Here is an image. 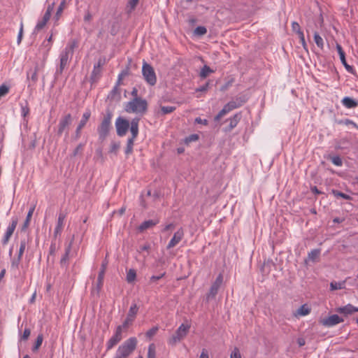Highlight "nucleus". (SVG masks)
Wrapping results in <instances>:
<instances>
[{"instance_id": "obj_41", "label": "nucleus", "mask_w": 358, "mask_h": 358, "mask_svg": "<svg viewBox=\"0 0 358 358\" xmlns=\"http://www.w3.org/2000/svg\"><path fill=\"white\" fill-rule=\"evenodd\" d=\"M139 0H129L127 8L128 13H131L136 7Z\"/></svg>"}, {"instance_id": "obj_57", "label": "nucleus", "mask_w": 358, "mask_h": 358, "mask_svg": "<svg viewBox=\"0 0 358 358\" xmlns=\"http://www.w3.org/2000/svg\"><path fill=\"white\" fill-rule=\"evenodd\" d=\"M209 87V83L207 82L205 85L200 86L196 89V92H206Z\"/></svg>"}, {"instance_id": "obj_42", "label": "nucleus", "mask_w": 358, "mask_h": 358, "mask_svg": "<svg viewBox=\"0 0 358 358\" xmlns=\"http://www.w3.org/2000/svg\"><path fill=\"white\" fill-rule=\"evenodd\" d=\"M27 241L26 238L22 239L20 241V246L18 252V256H20V258H22V255L25 250L26 246H27Z\"/></svg>"}, {"instance_id": "obj_6", "label": "nucleus", "mask_w": 358, "mask_h": 358, "mask_svg": "<svg viewBox=\"0 0 358 358\" xmlns=\"http://www.w3.org/2000/svg\"><path fill=\"white\" fill-rule=\"evenodd\" d=\"M50 50V45L48 44L46 45V50L45 52H43V58L41 59V63H36L34 66V71L30 70L27 72V78L31 80L32 83L35 84L38 80V72L42 70L45 64L46 60L48 57L49 52Z\"/></svg>"}, {"instance_id": "obj_33", "label": "nucleus", "mask_w": 358, "mask_h": 358, "mask_svg": "<svg viewBox=\"0 0 358 358\" xmlns=\"http://www.w3.org/2000/svg\"><path fill=\"white\" fill-rule=\"evenodd\" d=\"M66 6V1L65 0H63L59 5L58 8H57V12H56V14L54 17L55 21H58L64 11V9Z\"/></svg>"}, {"instance_id": "obj_22", "label": "nucleus", "mask_w": 358, "mask_h": 358, "mask_svg": "<svg viewBox=\"0 0 358 358\" xmlns=\"http://www.w3.org/2000/svg\"><path fill=\"white\" fill-rule=\"evenodd\" d=\"M245 103L244 100H241V99H237L236 101H231L228 102L224 106L227 108V110L230 112L232 110L237 108L241 106Z\"/></svg>"}, {"instance_id": "obj_60", "label": "nucleus", "mask_w": 358, "mask_h": 358, "mask_svg": "<svg viewBox=\"0 0 358 358\" xmlns=\"http://www.w3.org/2000/svg\"><path fill=\"white\" fill-rule=\"evenodd\" d=\"M150 249V245L149 243H145L143 245L140 246L138 251L140 252H143V251L148 252Z\"/></svg>"}, {"instance_id": "obj_24", "label": "nucleus", "mask_w": 358, "mask_h": 358, "mask_svg": "<svg viewBox=\"0 0 358 358\" xmlns=\"http://www.w3.org/2000/svg\"><path fill=\"white\" fill-rule=\"evenodd\" d=\"M90 116H91L90 110H86L85 112L83 114L82 118L80 120L78 127L83 129L86 125Z\"/></svg>"}, {"instance_id": "obj_52", "label": "nucleus", "mask_w": 358, "mask_h": 358, "mask_svg": "<svg viewBox=\"0 0 358 358\" xmlns=\"http://www.w3.org/2000/svg\"><path fill=\"white\" fill-rule=\"evenodd\" d=\"M29 113V108L27 103L24 106L21 104V114L23 117H26Z\"/></svg>"}, {"instance_id": "obj_1", "label": "nucleus", "mask_w": 358, "mask_h": 358, "mask_svg": "<svg viewBox=\"0 0 358 358\" xmlns=\"http://www.w3.org/2000/svg\"><path fill=\"white\" fill-rule=\"evenodd\" d=\"M78 46V42L76 39H71L68 42L66 47L59 55V66L55 73L57 76L62 74L64 69L67 66L73 57L74 50L77 48Z\"/></svg>"}, {"instance_id": "obj_56", "label": "nucleus", "mask_w": 358, "mask_h": 358, "mask_svg": "<svg viewBox=\"0 0 358 358\" xmlns=\"http://www.w3.org/2000/svg\"><path fill=\"white\" fill-rule=\"evenodd\" d=\"M30 334H31L30 329H28V328H26L24 330L23 334L22 336V339L24 340V341L27 340L29 338V336H30Z\"/></svg>"}, {"instance_id": "obj_3", "label": "nucleus", "mask_w": 358, "mask_h": 358, "mask_svg": "<svg viewBox=\"0 0 358 358\" xmlns=\"http://www.w3.org/2000/svg\"><path fill=\"white\" fill-rule=\"evenodd\" d=\"M138 341L136 337H131L120 345L114 358H127L136 349Z\"/></svg>"}, {"instance_id": "obj_16", "label": "nucleus", "mask_w": 358, "mask_h": 358, "mask_svg": "<svg viewBox=\"0 0 358 358\" xmlns=\"http://www.w3.org/2000/svg\"><path fill=\"white\" fill-rule=\"evenodd\" d=\"M342 322H343V319L338 315H331L328 317L320 320V322L326 327H332Z\"/></svg>"}, {"instance_id": "obj_26", "label": "nucleus", "mask_w": 358, "mask_h": 358, "mask_svg": "<svg viewBox=\"0 0 358 358\" xmlns=\"http://www.w3.org/2000/svg\"><path fill=\"white\" fill-rule=\"evenodd\" d=\"M101 69L94 66V69L92 70V74L90 76L91 83H96L97 80L101 77Z\"/></svg>"}, {"instance_id": "obj_7", "label": "nucleus", "mask_w": 358, "mask_h": 358, "mask_svg": "<svg viewBox=\"0 0 358 358\" xmlns=\"http://www.w3.org/2000/svg\"><path fill=\"white\" fill-rule=\"evenodd\" d=\"M142 74L145 79V80L150 85L153 86L157 83V76L155 72L153 67L148 64L147 62H144L142 67Z\"/></svg>"}, {"instance_id": "obj_47", "label": "nucleus", "mask_w": 358, "mask_h": 358, "mask_svg": "<svg viewBox=\"0 0 358 358\" xmlns=\"http://www.w3.org/2000/svg\"><path fill=\"white\" fill-rule=\"evenodd\" d=\"M158 330H159V328L157 326L153 327L152 328H151L146 332V334H145L146 336L150 338H152L157 334Z\"/></svg>"}, {"instance_id": "obj_36", "label": "nucleus", "mask_w": 358, "mask_h": 358, "mask_svg": "<svg viewBox=\"0 0 358 358\" xmlns=\"http://www.w3.org/2000/svg\"><path fill=\"white\" fill-rule=\"evenodd\" d=\"M331 193L334 196L341 197L345 200H350L352 199V197L350 195L343 193L341 192H339L338 190H336V189H332Z\"/></svg>"}, {"instance_id": "obj_13", "label": "nucleus", "mask_w": 358, "mask_h": 358, "mask_svg": "<svg viewBox=\"0 0 358 358\" xmlns=\"http://www.w3.org/2000/svg\"><path fill=\"white\" fill-rule=\"evenodd\" d=\"M17 222H18V218L17 217H13L11 219V223L8 227L5 233V235L3 236V238L2 240L3 245H6L8 243L10 238L13 235V234L16 228Z\"/></svg>"}, {"instance_id": "obj_58", "label": "nucleus", "mask_w": 358, "mask_h": 358, "mask_svg": "<svg viewBox=\"0 0 358 358\" xmlns=\"http://www.w3.org/2000/svg\"><path fill=\"white\" fill-rule=\"evenodd\" d=\"M129 73H130V69H129V66H127L125 67V69H124L120 73V74L125 78L126 76H129Z\"/></svg>"}, {"instance_id": "obj_45", "label": "nucleus", "mask_w": 358, "mask_h": 358, "mask_svg": "<svg viewBox=\"0 0 358 358\" xmlns=\"http://www.w3.org/2000/svg\"><path fill=\"white\" fill-rule=\"evenodd\" d=\"M229 113L227 108L224 106L223 108L215 117V121H219L223 116Z\"/></svg>"}, {"instance_id": "obj_35", "label": "nucleus", "mask_w": 358, "mask_h": 358, "mask_svg": "<svg viewBox=\"0 0 358 358\" xmlns=\"http://www.w3.org/2000/svg\"><path fill=\"white\" fill-rule=\"evenodd\" d=\"M320 255V249L312 250L308 255V259L313 262L316 261Z\"/></svg>"}, {"instance_id": "obj_37", "label": "nucleus", "mask_w": 358, "mask_h": 358, "mask_svg": "<svg viewBox=\"0 0 358 358\" xmlns=\"http://www.w3.org/2000/svg\"><path fill=\"white\" fill-rule=\"evenodd\" d=\"M118 86L119 85H115L110 93L109 96L113 99H120V92Z\"/></svg>"}, {"instance_id": "obj_44", "label": "nucleus", "mask_w": 358, "mask_h": 358, "mask_svg": "<svg viewBox=\"0 0 358 358\" xmlns=\"http://www.w3.org/2000/svg\"><path fill=\"white\" fill-rule=\"evenodd\" d=\"M165 275H166V272H163L162 273H161L158 275H152L150 278L149 284L152 285V284L155 283L157 280H159L161 278H162L163 277H164Z\"/></svg>"}, {"instance_id": "obj_61", "label": "nucleus", "mask_w": 358, "mask_h": 358, "mask_svg": "<svg viewBox=\"0 0 358 358\" xmlns=\"http://www.w3.org/2000/svg\"><path fill=\"white\" fill-rule=\"evenodd\" d=\"M119 148H120V143H111L110 152H115Z\"/></svg>"}, {"instance_id": "obj_12", "label": "nucleus", "mask_w": 358, "mask_h": 358, "mask_svg": "<svg viewBox=\"0 0 358 358\" xmlns=\"http://www.w3.org/2000/svg\"><path fill=\"white\" fill-rule=\"evenodd\" d=\"M130 127L131 123L129 124L127 120L122 117H118L115 120L116 131L119 136H125L128 129H130Z\"/></svg>"}, {"instance_id": "obj_28", "label": "nucleus", "mask_w": 358, "mask_h": 358, "mask_svg": "<svg viewBox=\"0 0 358 358\" xmlns=\"http://www.w3.org/2000/svg\"><path fill=\"white\" fill-rule=\"evenodd\" d=\"M345 282L346 280L336 282L333 281L330 283V289L331 291L337 290V289H343L345 288Z\"/></svg>"}, {"instance_id": "obj_17", "label": "nucleus", "mask_w": 358, "mask_h": 358, "mask_svg": "<svg viewBox=\"0 0 358 358\" xmlns=\"http://www.w3.org/2000/svg\"><path fill=\"white\" fill-rule=\"evenodd\" d=\"M184 237V231L182 228H180L176 232L174 233L173 238L168 243L166 248L168 250L174 248L178 245Z\"/></svg>"}, {"instance_id": "obj_25", "label": "nucleus", "mask_w": 358, "mask_h": 358, "mask_svg": "<svg viewBox=\"0 0 358 358\" xmlns=\"http://www.w3.org/2000/svg\"><path fill=\"white\" fill-rule=\"evenodd\" d=\"M339 313H353L355 312H358V308H355L351 304H348L345 306L338 308Z\"/></svg>"}, {"instance_id": "obj_53", "label": "nucleus", "mask_w": 358, "mask_h": 358, "mask_svg": "<svg viewBox=\"0 0 358 358\" xmlns=\"http://www.w3.org/2000/svg\"><path fill=\"white\" fill-rule=\"evenodd\" d=\"M83 147H84V145L82 144V143H80L76 148V149L73 150V153H72V157H76V155H78L79 153H81L83 150Z\"/></svg>"}, {"instance_id": "obj_30", "label": "nucleus", "mask_w": 358, "mask_h": 358, "mask_svg": "<svg viewBox=\"0 0 358 358\" xmlns=\"http://www.w3.org/2000/svg\"><path fill=\"white\" fill-rule=\"evenodd\" d=\"M314 41L317 46L320 49L323 50L324 47V43L323 38L320 36L319 33L315 31L314 33Z\"/></svg>"}, {"instance_id": "obj_46", "label": "nucleus", "mask_w": 358, "mask_h": 358, "mask_svg": "<svg viewBox=\"0 0 358 358\" xmlns=\"http://www.w3.org/2000/svg\"><path fill=\"white\" fill-rule=\"evenodd\" d=\"M310 312L309 306L307 304H303L297 309L296 313H309Z\"/></svg>"}, {"instance_id": "obj_19", "label": "nucleus", "mask_w": 358, "mask_h": 358, "mask_svg": "<svg viewBox=\"0 0 358 358\" xmlns=\"http://www.w3.org/2000/svg\"><path fill=\"white\" fill-rule=\"evenodd\" d=\"M242 115L241 113H237L231 117L229 118L227 121L229 122V125L224 129V131L229 132L234 129L240 122Z\"/></svg>"}, {"instance_id": "obj_21", "label": "nucleus", "mask_w": 358, "mask_h": 358, "mask_svg": "<svg viewBox=\"0 0 358 358\" xmlns=\"http://www.w3.org/2000/svg\"><path fill=\"white\" fill-rule=\"evenodd\" d=\"M341 103L347 108H355L358 106V101L350 96H345L341 100Z\"/></svg>"}, {"instance_id": "obj_8", "label": "nucleus", "mask_w": 358, "mask_h": 358, "mask_svg": "<svg viewBox=\"0 0 358 358\" xmlns=\"http://www.w3.org/2000/svg\"><path fill=\"white\" fill-rule=\"evenodd\" d=\"M189 329L190 324L188 322L182 323L176 330V333L172 336L170 340V343L174 345L177 342L180 341L187 336Z\"/></svg>"}, {"instance_id": "obj_43", "label": "nucleus", "mask_w": 358, "mask_h": 358, "mask_svg": "<svg viewBox=\"0 0 358 358\" xmlns=\"http://www.w3.org/2000/svg\"><path fill=\"white\" fill-rule=\"evenodd\" d=\"M43 335L42 334H39L37 338H36V342H35V344L32 348V350L33 351H36L38 350V349L39 348V347L42 344V342H43Z\"/></svg>"}, {"instance_id": "obj_2", "label": "nucleus", "mask_w": 358, "mask_h": 358, "mask_svg": "<svg viewBox=\"0 0 358 358\" xmlns=\"http://www.w3.org/2000/svg\"><path fill=\"white\" fill-rule=\"evenodd\" d=\"M124 110L129 113H136L143 116L148 110V102L142 98L132 99L125 103Z\"/></svg>"}, {"instance_id": "obj_15", "label": "nucleus", "mask_w": 358, "mask_h": 358, "mask_svg": "<svg viewBox=\"0 0 358 358\" xmlns=\"http://www.w3.org/2000/svg\"><path fill=\"white\" fill-rule=\"evenodd\" d=\"M66 217V213L60 212L58 215V219L56 227L54 230V238L56 239L57 236H59L62 232L64 228V222Z\"/></svg>"}, {"instance_id": "obj_48", "label": "nucleus", "mask_w": 358, "mask_h": 358, "mask_svg": "<svg viewBox=\"0 0 358 358\" xmlns=\"http://www.w3.org/2000/svg\"><path fill=\"white\" fill-rule=\"evenodd\" d=\"M8 92H9V87L4 84L1 85L0 86V98L1 96L6 95L8 93Z\"/></svg>"}, {"instance_id": "obj_49", "label": "nucleus", "mask_w": 358, "mask_h": 358, "mask_svg": "<svg viewBox=\"0 0 358 358\" xmlns=\"http://www.w3.org/2000/svg\"><path fill=\"white\" fill-rule=\"evenodd\" d=\"M198 139L199 136L197 134H191L185 138V142L188 144L191 142L196 141Z\"/></svg>"}, {"instance_id": "obj_4", "label": "nucleus", "mask_w": 358, "mask_h": 358, "mask_svg": "<svg viewBox=\"0 0 358 358\" xmlns=\"http://www.w3.org/2000/svg\"><path fill=\"white\" fill-rule=\"evenodd\" d=\"M113 113L110 110H107L101 124L97 128L99 140L104 141L108 136L111 128V120Z\"/></svg>"}, {"instance_id": "obj_55", "label": "nucleus", "mask_w": 358, "mask_h": 358, "mask_svg": "<svg viewBox=\"0 0 358 358\" xmlns=\"http://www.w3.org/2000/svg\"><path fill=\"white\" fill-rule=\"evenodd\" d=\"M22 258H20V256H17L16 259H14L11 262V267L17 268L21 261Z\"/></svg>"}, {"instance_id": "obj_18", "label": "nucleus", "mask_w": 358, "mask_h": 358, "mask_svg": "<svg viewBox=\"0 0 358 358\" xmlns=\"http://www.w3.org/2000/svg\"><path fill=\"white\" fill-rule=\"evenodd\" d=\"M336 50L338 51V53L339 55V57H340V59H341V63L343 64V66H345V69L349 72V73H352L353 71H354V68L349 65L347 62H346V59H345V52L344 50H343L341 45L338 43H336Z\"/></svg>"}, {"instance_id": "obj_64", "label": "nucleus", "mask_w": 358, "mask_h": 358, "mask_svg": "<svg viewBox=\"0 0 358 358\" xmlns=\"http://www.w3.org/2000/svg\"><path fill=\"white\" fill-rule=\"evenodd\" d=\"M199 358H209L208 352L206 349H203Z\"/></svg>"}, {"instance_id": "obj_38", "label": "nucleus", "mask_w": 358, "mask_h": 358, "mask_svg": "<svg viewBox=\"0 0 358 358\" xmlns=\"http://www.w3.org/2000/svg\"><path fill=\"white\" fill-rule=\"evenodd\" d=\"M147 358H156V348L154 343H151L148 346Z\"/></svg>"}, {"instance_id": "obj_5", "label": "nucleus", "mask_w": 358, "mask_h": 358, "mask_svg": "<svg viewBox=\"0 0 358 358\" xmlns=\"http://www.w3.org/2000/svg\"><path fill=\"white\" fill-rule=\"evenodd\" d=\"M140 121L139 117H135L131 121L130 131L131 136L128 138L127 142V146L125 148L124 152L127 155H131L133 152V146L134 140L138 135V122Z\"/></svg>"}, {"instance_id": "obj_9", "label": "nucleus", "mask_w": 358, "mask_h": 358, "mask_svg": "<svg viewBox=\"0 0 358 358\" xmlns=\"http://www.w3.org/2000/svg\"><path fill=\"white\" fill-rule=\"evenodd\" d=\"M72 123V116L70 113L63 115L58 124L57 135L62 136L63 133H65L66 136H69V127Z\"/></svg>"}, {"instance_id": "obj_50", "label": "nucleus", "mask_w": 358, "mask_h": 358, "mask_svg": "<svg viewBox=\"0 0 358 358\" xmlns=\"http://www.w3.org/2000/svg\"><path fill=\"white\" fill-rule=\"evenodd\" d=\"M230 358H241V355L238 348H234L231 353Z\"/></svg>"}, {"instance_id": "obj_29", "label": "nucleus", "mask_w": 358, "mask_h": 358, "mask_svg": "<svg viewBox=\"0 0 358 358\" xmlns=\"http://www.w3.org/2000/svg\"><path fill=\"white\" fill-rule=\"evenodd\" d=\"M136 278V271L134 268H130L127 271L126 280L128 283H133Z\"/></svg>"}, {"instance_id": "obj_40", "label": "nucleus", "mask_w": 358, "mask_h": 358, "mask_svg": "<svg viewBox=\"0 0 358 358\" xmlns=\"http://www.w3.org/2000/svg\"><path fill=\"white\" fill-rule=\"evenodd\" d=\"M329 158L334 165L337 166H341L343 165L342 159L339 156H330Z\"/></svg>"}, {"instance_id": "obj_54", "label": "nucleus", "mask_w": 358, "mask_h": 358, "mask_svg": "<svg viewBox=\"0 0 358 358\" xmlns=\"http://www.w3.org/2000/svg\"><path fill=\"white\" fill-rule=\"evenodd\" d=\"M22 35H23V23L21 22L20 24V28L17 36V43L18 45L21 43L22 39Z\"/></svg>"}, {"instance_id": "obj_27", "label": "nucleus", "mask_w": 358, "mask_h": 358, "mask_svg": "<svg viewBox=\"0 0 358 358\" xmlns=\"http://www.w3.org/2000/svg\"><path fill=\"white\" fill-rule=\"evenodd\" d=\"M34 209H35L34 206H32V207L30 208V209H29V212L27 213L26 220H24V224H23L22 227V231L26 230L27 229V227H29L31 218L32 215H33L34 211Z\"/></svg>"}, {"instance_id": "obj_10", "label": "nucleus", "mask_w": 358, "mask_h": 358, "mask_svg": "<svg viewBox=\"0 0 358 358\" xmlns=\"http://www.w3.org/2000/svg\"><path fill=\"white\" fill-rule=\"evenodd\" d=\"M222 282H223V275H222V274L220 273L217 276L215 282H213L212 285L210 286L209 292L206 294V301L208 302V301H210L215 299V296L217 294L218 291H219Z\"/></svg>"}, {"instance_id": "obj_20", "label": "nucleus", "mask_w": 358, "mask_h": 358, "mask_svg": "<svg viewBox=\"0 0 358 358\" xmlns=\"http://www.w3.org/2000/svg\"><path fill=\"white\" fill-rule=\"evenodd\" d=\"M159 222V220L158 218L145 220L141 223V225L138 227V230L140 232H143L148 229H151L157 225Z\"/></svg>"}, {"instance_id": "obj_32", "label": "nucleus", "mask_w": 358, "mask_h": 358, "mask_svg": "<svg viewBox=\"0 0 358 358\" xmlns=\"http://www.w3.org/2000/svg\"><path fill=\"white\" fill-rule=\"evenodd\" d=\"M176 109V108L175 106H161L160 111L158 112V114L160 115H164L173 113Z\"/></svg>"}, {"instance_id": "obj_51", "label": "nucleus", "mask_w": 358, "mask_h": 358, "mask_svg": "<svg viewBox=\"0 0 358 358\" xmlns=\"http://www.w3.org/2000/svg\"><path fill=\"white\" fill-rule=\"evenodd\" d=\"M48 22H46L45 20H44L43 18L41 20H39L36 27H35V31H39L41 29H42L45 25Z\"/></svg>"}, {"instance_id": "obj_23", "label": "nucleus", "mask_w": 358, "mask_h": 358, "mask_svg": "<svg viewBox=\"0 0 358 358\" xmlns=\"http://www.w3.org/2000/svg\"><path fill=\"white\" fill-rule=\"evenodd\" d=\"M71 244L70 243L65 249V253L62 256L60 260V264L62 266L67 267L69 254L71 252Z\"/></svg>"}, {"instance_id": "obj_34", "label": "nucleus", "mask_w": 358, "mask_h": 358, "mask_svg": "<svg viewBox=\"0 0 358 358\" xmlns=\"http://www.w3.org/2000/svg\"><path fill=\"white\" fill-rule=\"evenodd\" d=\"M214 71L211 69L208 66L204 65L201 69L199 76L201 78H206L210 73H213Z\"/></svg>"}, {"instance_id": "obj_62", "label": "nucleus", "mask_w": 358, "mask_h": 358, "mask_svg": "<svg viewBox=\"0 0 358 358\" xmlns=\"http://www.w3.org/2000/svg\"><path fill=\"white\" fill-rule=\"evenodd\" d=\"M341 124H345V125H349V124H352L353 125L354 127H357V124L352 120H349V119H345L344 120H341L340 122Z\"/></svg>"}, {"instance_id": "obj_39", "label": "nucleus", "mask_w": 358, "mask_h": 358, "mask_svg": "<svg viewBox=\"0 0 358 358\" xmlns=\"http://www.w3.org/2000/svg\"><path fill=\"white\" fill-rule=\"evenodd\" d=\"M206 33H207V29L203 26H199L194 31V35L199 36H203Z\"/></svg>"}, {"instance_id": "obj_63", "label": "nucleus", "mask_w": 358, "mask_h": 358, "mask_svg": "<svg viewBox=\"0 0 358 358\" xmlns=\"http://www.w3.org/2000/svg\"><path fill=\"white\" fill-rule=\"evenodd\" d=\"M92 18V15L91 13L89 10H87L85 12V15L84 16V20L85 22H90Z\"/></svg>"}, {"instance_id": "obj_31", "label": "nucleus", "mask_w": 358, "mask_h": 358, "mask_svg": "<svg viewBox=\"0 0 358 358\" xmlns=\"http://www.w3.org/2000/svg\"><path fill=\"white\" fill-rule=\"evenodd\" d=\"M136 315H129V316L126 318V320L124 321L122 325H120L119 327H122V329H127L134 321Z\"/></svg>"}, {"instance_id": "obj_59", "label": "nucleus", "mask_w": 358, "mask_h": 358, "mask_svg": "<svg viewBox=\"0 0 358 358\" xmlns=\"http://www.w3.org/2000/svg\"><path fill=\"white\" fill-rule=\"evenodd\" d=\"M292 30H293L294 31H295L296 34H297V32H298L299 31H300V30H301V27H300V26H299V23H298V22H293L292 23Z\"/></svg>"}, {"instance_id": "obj_11", "label": "nucleus", "mask_w": 358, "mask_h": 358, "mask_svg": "<svg viewBox=\"0 0 358 358\" xmlns=\"http://www.w3.org/2000/svg\"><path fill=\"white\" fill-rule=\"evenodd\" d=\"M107 263H103L101 264V268L99 272L98 278H97V282L96 287H93L92 289V295L94 298H99V293L101 289V287L103 284V278L106 269Z\"/></svg>"}, {"instance_id": "obj_14", "label": "nucleus", "mask_w": 358, "mask_h": 358, "mask_svg": "<svg viewBox=\"0 0 358 358\" xmlns=\"http://www.w3.org/2000/svg\"><path fill=\"white\" fill-rule=\"evenodd\" d=\"M122 327H117L115 334L109 339L106 344L107 350H110L122 340Z\"/></svg>"}]
</instances>
